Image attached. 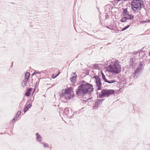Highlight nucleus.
Listing matches in <instances>:
<instances>
[{
    "mask_svg": "<svg viewBox=\"0 0 150 150\" xmlns=\"http://www.w3.org/2000/svg\"><path fill=\"white\" fill-rule=\"evenodd\" d=\"M93 86L88 83L83 81L82 84L78 87L76 92L77 95L84 96L86 93L89 94L93 91Z\"/></svg>",
    "mask_w": 150,
    "mask_h": 150,
    "instance_id": "nucleus-1",
    "label": "nucleus"
},
{
    "mask_svg": "<svg viewBox=\"0 0 150 150\" xmlns=\"http://www.w3.org/2000/svg\"><path fill=\"white\" fill-rule=\"evenodd\" d=\"M107 70L110 72L118 74L121 71V67L117 60L112 62L107 67Z\"/></svg>",
    "mask_w": 150,
    "mask_h": 150,
    "instance_id": "nucleus-2",
    "label": "nucleus"
},
{
    "mask_svg": "<svg viewBox=\"0 0 150 150\" xmlns=\"http://www.w3.org/2000/svg\"><path fill=\"white\" fill-rule=\"evenodd\" d=\"M72 92L71 88H67L64 90H62V93L60 94L61 98L68 100L72 98L73 96L72 94Z\"/></svg>",
    "mask_w": 150,
    "mask_h": 150,
    "instance_id": "nucleus-3",
    "label": "nucleus"
},
{
    "mask_svg": "<svg viewBox=\"0 0 150 150\" xmlns=\"http://www.w3.org/2000/svg\"><path fill=\"white\" fill-rule=\"evenodd\" d=\"M115 93L114 91L113 90L103 89L101 91L98 95L100 98H103L105 96L108 97L110 95H113Z\"/></svg>",
    "mask_w": 150,
    "mask_h": 150,
    "instance_id": "nucleus-4",
    "label": "nucleus"
},
{
    "mask_svg": "<svg viewBox=\"0 0 150 150\" xmlns=\"http://www.w3.org/2000/svg\"><path fill=\"white\" fill-rule=\"evenodd\" d=\"M93 77L96 79V86L98 87L97 90H100L101 89V81L100 78L98 76H95Z\"/></svg>",
    "mask_w": 150,
    "mask_h": 150,
    "instance_id": "nucleus-5",
    "label": "nucleus"
},
{
    "mask_svg": "<svg viewBox=\"0 0 150 150\" xmlns=\"http://www.w3.org/2000/svg\"><path fill=\"white\" fill-rule=\"evenodd\" d=\"M142 70L136 68L133 74V78L134 79H137L139 75L142 73Z\"/></svg>",
    "mask_w": 150,
    "mask_h": 150,
    "instance_id": "nucleus-6",
    "label": "nucleus"
},
{
    "mask_svg": "<svg viewBox=\"0 0 150 150\" xmlns=\"http://www.w3.org/2000/svg\"><path fill=\"white\" fill-rule=\"evenodd\" d=\"M129 68L133 69L135 67L137 62L134 58H131L129 61Z\"/></svg>",
    "mask_w": 150,
    "mask_h": 150,
    "instance_id": "nucleus-7",
    "label": "nucleus"
},
{
    "mask_svg": "<svg viewBox=\"0 0 150 150\" xmlns=\"http://www.w3.org/2000/svg\"><path fill=\"white\" fill-rule=\"evenodd\" d=\"M133 1L132 2V3L131 4V6H139L140 4V3H141L142 4V5L144 6L143 2L142 1Z\"/></svg>",
    "mask_w": 150,
    "mask_h": 150,
    "instance_id": "nucleus-8",
    "label": "nucleus"
},
{
    "mask_svg": "<svg viewBox=\"0 0 150 150\" xmlns=\"http://www.w3.org/2000/svg\"><path fill=\"white\" fill-rule=\"evenodd\" d=\"M140 4L139 6L137 5L135 6H131L132 9L134 11H135L137 10H141L142 7H144V6L142 5L141 3Z\"/></svg>",
    "mask_w": 150,
    "mask_h": 150,
    "instance_id": "nucleus-9",
    "label": "nucleus"
},
{
    "mask_svg": "<svg viewBox=\"0 0 150 150\" xmlns=\"http://www.w3.org/2000/svg\"><path fill=\"white\" fill-rule=\"evenodd\" d=\"M74 75L72 76V77L70 78V80L73 83H75L76 81V78L77 77V75L75 73H72V75Z\"/></svg>",
    "mask_w": 150,
    "mask_h": 150,
    "instance_id": "nucleus-10",
    "label": "nucleus"
},
{
    "mask_svg": "<svg viewBox=\"0 0 150 150\" xmlns=\"http://www.w3.org/2000/svg\"><path fill=\"white\" fill-rule=\"evenodd\" d=\"M144 66V62L143 61H141L139 62V64L138 67L137 68L142 71Z\"/></svg>",
    "mask_w": 150,
    "mask_h": 150,
    "instance_id": "nucleus-11",
    "label": "nucleus"
},
{
    "mask_svg": "<svg viewBox=\"0 0 150 150\" xmlns=\"http://www.w3.org/2000/svg\"><path fill=\"white\" fill-rule=\"evenodd\" d=\"M104 100V99H98L95 102V107H98L102 103Z\"/></svg>",
    "mask_w": 150,
    "mask_h": 150,
    "instance_id": "nucleus-12",
    "label": "nucleus"
},
{
    "mask_svg": "<svg viewBox=\"0 0 150 150\" xmlns=\"http://www.w3.org/2000/svg\"><path fill=\"white\" fill-rule=\"evenodd\" d=\"M123 16H124L127 20L129 19L130 20H132L134 17V15L129 14V13Z\"/></svg>",
    "mask_w": 150,
    "mask_h": 150,
    "instance_id": "nucleus-13",
    "label": "nucleus"
},
{
    "mask_svg": "<svg viewBox=\"0 0 150 150\" xmlns=\"http://www.w3.org/2000/svg\"><path fill=\"white\" fill-rule=\"evenodd\" d=\"M36 139L37 141L39 142H41L42 139V137L38 133H36Z\"/></svg>",
    "mask_w": 150,
    "mask_h": 150,
    "instance_id": "nucleus-14",
    "label": "nucleus"
},
{
    "mask_svg": "<svg viewBox=\"0 0 150 150\" xmlns=\"http://www.w3.org/2000/svg\"><path fill=\"white\" fill-rule=\"evenodd\" d=\"M30 74L29 72H27L25 74V79L26 81H28L29 78L30 76Z\"/></svg>",
    "mask_w": 150,
    "mask_h": 150,
    "instance_id": "nucleus-15",
    "label": "nucleus"
},
{
    "mask_svg": "<svg viewBox=\"0 0 150 150\" xmlns=\"http://www.w3.org/2000/svg\"><path fill=\"white\" fill-rule=\"evenodd\" d=\"M31 106L32 103H30L26 106L25 107L23 110L24 112L25 113L28 110V109L30 108Z\"/></svg>",
    "mask_w": 150,
    "mask_h": 150,
    "instance_id": "nucleus-16",
    "label": "nucleus"
},
{
    "mask_svg": "<svg viewBox=\"0 0 150 150\" xmlns=\"http://www.w3.org/2000/svg\"><path fill=\"white\" fill-rule=\"evenodd\" d=\"M21 113V112L20 111H18L17 112L16 115L15 116V117L13 118L12 120V121H14L15 120L17 119L18 117L20 115Z\"/></svg>",
    "mask_w": 150,
    "mask_h": 150,
    "instance_id": "nucleus-17",
    "label": "nucleus"
},
{
    "mask_svg": "<svg viewBox=\"0 0 150 150\" xmlns=\"http://www.w3.org/2000/svg\"><path fill=\"white\" fill-rule=\"evenodd\" d=\"M69 108H66L64 109V114L66 116L68 115L69 113Z\"/></svg>",
    "mask_w": 150,
    "mask_h": 150,
    "instance_id": "nucleus-18",
    "label": "nucleus"
},
{
    "mask_svg": "<svg viewBox=\"0 0 150 150\" xmlns=\"http://www.w3.org/2000/svg\"><path fill=\"white\" fill-rule=\"evenodd\" d=\"M144 48V47L142 48L140 50L138 51L139 53V56H140V55H143V56H144V55H145V53L143 52V50Z\"/></svg>",
    "mask_w": 150,
    "mask_h": 150,
    "instance_id": "nucleus-19",
    "label": "nucleus"
},
{
    "mask_svg": "<svg viewBox=\"0 0 150 150\" xmlns=\"http://www.w3.org/2000/svg\"><path fill=\"white\" fill-rule=\"evenodd\" d=\"M28 81H26V80L24 79L22 81L21 84L23 87H24L27 85V82Z\"/></svg>",
    "mask_w": 150,
    "mask_h": 150,
    "instance_id": "nucleus-20",
    "label": "nucleus"
},
{
    "mask_svg": "<svg viewBox=\"0 0 150 150\" xmlns=\"http://www.w3.org/2000/svg\"><path fill=\"white\" fill-rule=\"evenodd\" d=\"M127 8L123 9V12L122 13L123 16H124L129 13V12L127 10Z\"/></svg>",
    "mask_w": 150,
    "mask_h": 150,
    "instance_id": "nucleus-21",
    "label": "nucleus"
},
{
    "mask_svg": "<svg viewBox=\"0 0 150 150\" xmlns=\"http://www.w3.org/2000/svg\"><path fill=\"white\" fill-rule=\"evenodd\" d=\"M101 74L103 79L104 81L105 82H106V81H108V80L106 79L105 75H104V74L102 72H101Z\"/></svg>",
    "mask_w": 150,
    "mask_h": 150,
    "instance_id": "nucleus-22",
    "label": "nucleus"
},
{
    "mask_svg": "<svg viewBox=\"0 0 150 150\" xmlns=\"http://www.w3.org/2000/svg\"><path fill=\"white\" fill-rule=\"evenodd\" d=\"M40 144H43V146L45 148L47 147H49L48 144L45 143H42V142H41Z\"/></svg>",
    "mask_w": 150,
    "mask_h": 150,
    "instance_id": "nucleus-23",
    "label": "nucleus"
},
{
    "mask_svg": "<svg viewBox=\"0 0 150 150\" xmlns=\"http://www.w3.org/2000/svg\"><path fill=\"white\" fill-rule=\"evenodd\" d=\"M127 20L126 19V18L124 16L120 21L124 23L126 22Z\"/></svg>",
    "mask_w": 150,
    "mask_h": 150,
    "instance_id": "nucleus-24",
    "label": "nucleus"
},
{
    "mask_svg": "<svg viewBox=\"0 0 150 150\" xmlns=\"http://www.w3.org/2000/svg\"><path fill=\"white\" fill-rule=\"evenodd\" d=\"M116 81L115 80H111L110 81H106V82L108 83H112L115 82Z\"/></svg>",
    "mask_w": 150,
    "mask_h": 150,
    "instance_id": "nucleus-25",
    "label": "nucleus"
},
{
    "mask_svg": "<svg viewBox=\"0 0 150 150\" xmlns=\"http://www.w3.org/2000/svg\"><path fill=\"white\" fill-rule=\"evenodd\" d=\"M130 25H127V26H125V28H123L121 30L122 31H123L125 30H126V29H127V28H129L130 26Z\"/></svg>",
    "mask_w": 150,
    "mask_h": 150,
    "instance_id": "nucleus-26",
    "label": "nucleus"
},
{
    "mask_svg": "<svg viewBox=\"0 0 150 150\" xmlns=\"http://www.w3.org/2000/svg\"><path fill=\"white\" fill-rule=\"evenodd\" d=\"M30 93L28 92H27L25 93V95L27 96H29L30 95Z\"/></svg>",
    "mask_w": 150,
    "mask_h": 150,
    "instance_id": "nucleus-27",
    "label": "nucleus"
},
{
    "mask_svg": "<svg viewBox=\"0 0 150 150\" xmlns=\"http://www.w3.org/2000/svg\"><path fill=\"white\" fill-rule=\"evenodd\" d=\"M32 90V88H29L28 89L27 91V92L30 93L31 91Z\"/></svg>",
    "mask_w": 150,
    "mask_h": 150,
    "instance_id": "nucleus-28",
    "label": "nucleus"
},
{
    "mask_svg": "<svg viewBox=\"0 0 150 150\" xmlns=\"http://www.w3.org/2000/svg\"><path fill=\"white\" fill-rule=\"evenodd\" d=\"M40 72L39 71H34V74H40Z\"/></svg>",
    "mask_w": 150,
    "mask_h": 150,
    "instance_id": "nucleus-29",
    "label": "nucleus"
},
{
    "mask_svg": "<svg viewBox=\"0 0 150 150\" xmlns=\"http://www.w3.org/2000/svg\"><path fill=\"white\" fill-rule=\"evenodd\" d=\"M59 74H60V72L58 71V74L56 75H55V77H54L56 78L58 75H59Z\"/></svg>",
    "mask_w": 150,
    "mask_h": 150,
    "instance_id": "nucleus-30",
    "label": "nucleus"
},
{
    "mask_svg": "<svg viewBox=\"0 0 150 150\" xmlns=\"http://www.w3.org/2000/svg\"><path fill=\"white\" fill-rule=\"evenodd\" d=\"M109 16L108 15H106L105 16V19H107V18H108V17Z\"/></svg>",
    "mask_w": 150,
    "mask_h": 150,
    "instance_id": "nucleus-31",
    "label": "nucleus"
},
{
    "mask_svg": "<svg viewBox=\"0 0 150 150\" xmlns=\"http://www.w3.org/2000/svg\"><path fill=\"white\" fill-rule=\"evenodd\" d=\"M138 53H139L138 51L137 52H133V54H134V55L136 54H137Z\"/></svg>",
    "mask_w": 150,
    "mask_h": 150,
    "instance_id": "nucleus-32",
    "label": "nucleus"
},
{
    "mask_svg": "<svg viewBox=\"0 0 150 150\" xmlns=\"http://www.w3.org/2000/svg\"><path fill=\"white\" fill-rule=\"evenodd\" d=\"M55 75H52V78H53V79H54V78H54V77H55Z\"/></svg>",
    "mask_w": 150,
    "mask_h": 150,
    "instance_id": "nucleus-33",
    "label": "nucleus"
},
{
    "mask_svg": "<svg viewBox=\"0 0 150 150\" xmlns=\"http://www.w3.org/2000/svg\"><path fill=\"white\" fill-rule=\"evenodd\" d=\"M141 1V0H134L133 1Z\"/></svg>",
    "mask_w": 150,
    "mask_h": 150,
    "instance_id": "nucleus-34",
    "label": "nucleus"
},
{
    "mask_svg": "<svg viewBox=\"0 0 150 150\" xmlns=\"http://www.w3.org/2000/svg\"><path fill=\"white\" fill-rule=\"evenodd\" d=\"M34 75H35V74H34V72L32 74V76H33Z\"/></svg>",
    "mask_w": 150,
    "mask_h": 150,
    "instance_id": "nucleus-35",
    "label": "nucleus"
},
{
    "mask_svg": "<svg viewBox=\"0 0 150 150\" xmlns=\"http://www.w3.org/2000/svg\"><path fill=\"white\" fill-rule=\"evenodd\" d=\"M106 27L109 29H110V28L108 26H107Z\"/></svg>",
    "mask_w": 150,
    "mask_h": 150,
    "instance_id": "nucleus-36",
    "label": "nucleus"
},
{
    "mask_svg": "<svg viewBox=\"0 0 150 150\" xmlns=\"http://www.w3.org/2000/svg\"><path fill=\"white\" fill-rule=\"evenodd\" d=\"M54 85H55L54 84H53V86H54Z\"/></svg>",
    "mask_w": 150,
    "mask_h": 150,
    "instance_id": "nucleus-37",
    "label": "nucleus"
}]
</instances>
